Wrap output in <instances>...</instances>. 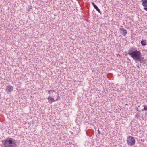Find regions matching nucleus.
Segmentation results:
<instances>
[{
    "label": "nucleus",
    "mask_w": 147,
    "mask_h": 147,
    "mask_svg": "<svg viewBox=\"0 0 147 147\" xmlns=\"http://www.w3.org/2000/svg\"><path fill=\"white\" fill-rule=\"evenodd\" d=\"M97 131L98 132V133L100 134L101 133L100 132V131L99 130V129H98V130H97Z\"/></svg>",
    "instance_id": "2eb2a0df"
},
{
    "label": "nucleus",
    "mask_w": 147,
    "mask_h": 147,
    "mask_svg": "<svg viewBox=\"0 0 147 147\" xmlns=\"http://www.w3.org/2000/svg\"><path fill=\"white\" fill-rule=\"evenodd\" d=\"M99 13L100 14L101 13V12L100 9L98 8L97 6L96 5L95 7H94Z\"/></svg>",
    "instance_id": "6e6552de"
},
{
    "label": "nucleus",
    "mask_w": 147,
    "mask_h": 147,
    "mask_svg": "<svg viewBox=\"0 0 147 147\" xmlns=\"http://www.w3.org/2000/svg\"><path fill=\"white\" fill-rule=\"evenodd\" d=\"M144 9L146 10V11H147V7H144Z\"/></svg>",
    "instance_id": "4468645a"
},
{
    "label": "nucleus",
    "mask_w": 147,
    "mask_h": 147,
    "mask_svg": "<svg viewBox=\"0 0 147 147\" xmlns=\"http://www.w3.org/2000/svg\"><path fill=\"white\" fill-rule=\"evenodd\" d=\"M120 30L122 31L123 32V34H122L123 35L125 36L127 34V31L125 29L123 28H120Z\"/></svg>",
    "instance_id": "0eeeda50"
},
{
    "label": "nucleus",
    "mask_w": 147,
    "mask_h": 147,
    "mask_svg": "<svg viewBox=\"0 0 147 147\" xmlns=\"http://www.w3.org/2000/svg\"><path fill=\"white\" fill-rule=\"evenodd\" d=\"M127 141L128 144L130 146H133L135 143V139L131 136H130L127 137Z\"/></svg>",
    "instance_id": "20e7f679"
},
{
    "label": "nucleus",
    "mask_w": 147,
    "mask_h": 147,
    "mask_svg": "<svg viewBox=\"0 0 147 147\" xmlns=\"http://www.w3.org/2000/svg\"><path fill=\"white\" fill-rule=\"evenodd\" d=\"M92 4V5L93 7H94L96 5L93 2H92L91 3Z\"/></svg>",
    "instance_id": "ddd939ff"
},
{
    "label": "nucleus",
    "mask_w": 147,
    "mask_h": 147,
    "mask_svg": "<svg viewBox=\"0 0 147 147\" xmlns=\"http://www.w3.org/2000/svg\"><path fill=\"white\" fill-rule=\"evenodd\" d=\"M143 106L144 107V109L142 110V111L145 110L147 111V106L146 105H144Z\"/></svg>",
    "instance_id": "9d476101"
},
{
    "label": "nucleus",
    "mask_w": 147,
    "mask_h": 147,
    "mask_svg": "<svg viewBox=\"0 0 147 147\" xmlns=\"http://www.w3.org/2000/svg\"><path fill=\"white\" fill-rule=\"evenodd\" d=\"M57 96V97L56 98V97L55 98V99H57V100L59 99L60 98V97L59 96V95L58 94H57V96Z\"/></svg>",
    "instance_id": "9b49d317"
},
{
    "label": "nucleus",
    "mask_w": 147,
    "mask_h": 147,
    "mask_svg": "<svg viewBox=\"0 0 147 147\" xmlns=\"http://www.w3.org/2000/svg\"><path fill=\"white\" fill-rule=\"evenodd\" d=\"M128 54L130 55L133 59L135 60H138L139 62L141 61V53L140 51H138L137 49L130 51L128 50Z\"/></svg>",
    "instance_id": "f03ea898"
},
{
    "label": "nucleus",
    "mask_w": 147,
    "mask_h": 147,
    "mask_svg": "<svg viewBox=\"0 0 147 147\" xmlns=\"http://www.w3.org/2000/svg\"><path fill=\"white\" fill-rule=\"evenodd\" d=\"M52 91V90H48L47 91L48 93L49 94V95L51 94Z\"/></svg>",
    "instance_id": "f8f14e48"
},
{
    "label": "nucleus",
    "mask_w": 147,
    "mask_h": 147,
    "mask_svg": "<svg viewBox=\"0 0 147 147\" xmlns=\"http://www.w3.org/2000/svg\"><path fill=\"white\" fill-rule=\"evenodd\" d=\"M141 44L143 46H144L146 45V40H142L140 42Z\"/></svg>",
    "instance_id": "1a4fd4ad"
},
{
    "label": "nucleus",
    "mask_w": 147,
    "mask_h": 147,
    "mask_svg": "<svg viewBox=\"0 0 147 147\" xmlns=\"http://www.w3.org/2000/svg\"><path fill=\"white\" fill-rule=\"evenodd\" d=\"M141 1L142 2V5L144 7H147V0H142Z\"/></svg>",
    "instance_id": "423d86ee"
},
{
    "label": "nucleus",
    "mask_w": 147,
    "mask_h": 147,
    "mask_svg": "<svg viewBox=\"0 0 147 147\" xmlns=\"http://www.w3.org/2000/svg\"><path fill=\"white\" fill-rule=\"evenodd\" d=\"M2 142L4 147H15L17 145V140L10 137L7 138Z\"/></svg>",
    "instance_id": "f257e3e1"
},
{
    "label": "nucleus",
    "mask_w": 147,
    "mask_h": 147,
    "mask_svg": "<svg viewBox=\"0 0 147 147\" xmlns=\"http://www.w3.org/2000/svg\"><path fill=\"white\" fill-rule=\"evenodd\" d=\"M13 87L11 85L7 86L5 89V90L7 94H9L13 91Z\"/></svg>",
    "instance_id": "39448f33"
},
{
    "label": "nucleus",
    "mask_w": 147,
    "mask_h": 147,
    "mask_svg": "<svg viewBox=\"0 0 147 147\" xmlns=\"http://www.w3.org/2000/svg\"><path fill=\"white\" fill-rule=\"evenodd\" d=\"M57 95V93L54 90H52L51 91V94L47 98V99L49 100L47 102H49L51 104L53 102L57 100V99H55Z\"/></svg>",
    "instance_id": "7ed1b4c3"
}]
</instances>
